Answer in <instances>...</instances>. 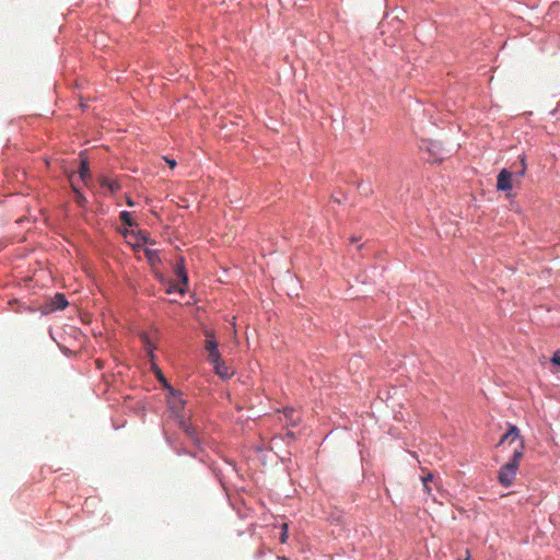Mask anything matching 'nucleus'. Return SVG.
<instances>
[{
	"mask_svg": "<svg viewBox=\"0 0 560 560\" xmlns=\"http://www.w3.org/2000/svg\"><path fill=\"white\" fill-rule=\"evenodd\" d=\"M101 184L103 187H107L112 192H115L120 189V184L117 180L103 178Z\"/></svg>",
	"mask_w": 560,
	"mask_h": 560,
	"instance_id": "12",
	"label": "nucleus"
},
{
	"mask_svg": "<svg viewBox=\"0 0 560 560\" xmlns=\"http://www.w3.org/2000/svg\"><path fill=\"white\" fill-rule=\"evenodd\" d=\"M158 377H159V380H160L162 383H164V384L166 385V380H165V378H164V376L161 374V372H159Z\"/></svg>",
	"mask_w": 560,
	"mask_h": 560,
	"instance_id": "22",
	"label": "nucleus"
},
{
	"mask_svg": "<svg viewBox=\"0 0 560 560\" xmlns=\"http://www.w3.org/2000/svg\"><path fill=\"white\" fill-rule=\"evenodd\" d=\"M179 427L194 442H198L195 428L191 424H189L185 419L179 420Z\"/></svg>",
	"mask_w": 560,
	"mask_h": 560,
	"instance_id": "8",
	"label": "nucleus"
},
{
	"mask_svg": "<svg viewBox=\"0 0 560 560\" xmlns=\"http://www.w3.org/2000/svg\"><path fill=\"white\" fill-rule=\"evenodd\" d=\"M165 161L170 165L171 168L175 167V165H176V161L175 160H170V159L165 158Z\"/></svg>",
	"mask_w": 560,
	"mask_h": 560,
	"instance_id": "21",
	"label": "nucleus"
},
{
	"mask_svg": "<svg viewBox=\"0 0 560 560\" xmlns=\"http://www.w3.org/2000/svg\"><path fill=\"white\" fill-rule=\"evenodd\" d=\"M358 188L364 194V195H369L372 192L371 188L365 186L364 184H360L358 186Z\"/></svg>",
	"mask_w": 560,
	"mask_h": 560,
	"instance_id": "19",
	"label": "nucleus"
},
{
	"mask_svg": "<svg viewBox=\"0 0 560 560\" xmlns=\"http://www.w3.org/2000/svg\"><path fill=\"white\" fill-rule=\"evenodd\" d=\"M207 352L208 360L210 361L211 364L218 363V361L221 360V355L218 348L215 350H207Z\"/></svg>",
	"mask_w": 560,
	"mask_h": 560,
	"instance_id": "15",
	"label": "nucleus"
},
{
	"mask_svg": "<svg viewBox=\"0 0 560 560\" xmlns=\"http://www.w3.org/2000/svg\"><path fill=\"white\" fill-rule=\"evenodd\" d=\"M516 184L513 178V173L503 168L500 171L497 177V188L498 190L509 191L513 188V185Z\"/></svg>",
	"mask_w": 560,
	"mask_h": 560,
	"instance_id": "2",
	"label": "nucleus"
},
{
	"mask_svg": "<svg viewBox=\"0 0 560 560\" xmlns=\"http://www.w3.org/2000/svg\"><path fill=\"white\" fill-rule=\"evenodd\" d=\"M74 176H75L74 174H72V175L70 176V182H71V185H72V189H73V191H74V192H75V195H77L75 201H77L81 207H83L86 200H85L84 196H83V195L79 191V189L75 187L74 182H73Z\"/></svg>",
	"mask_w": 560,
	"mask_h": 560,
	"instance_id": "14",
	"label": "nucleus"
},
{
	"mask_svg": "<svg viewBox=\"0 0 560 560\" xmlns=\"http://www.w3.org/2000/svg\"><path fill=\"white\" fill-rule=\"evenodd\" d=\"M168 405L174 412H178L184 408V400L180 397L173 396L168 400Z\"/></svg>",
	"mask_w": 560,
	"mask_h": 560,
	"instance_id": "11",
	"label": "nucleus"
},
{
	"mask_svg": "<svg viewBox=\"0 0 560 560\" xmlns=\"http://www.w3.org/2000/svg\"><path fill=\"white\" fill-rule=\"evenodd\" d=\"M281 559H282V560H288V559H287V558H284V557H283V558H281Z\"/></svg>",
	"mask_w": 560,
	"mask_h": 560,
	"instance_id": "25",
	"label": "nucleus"
},
{
	"mask_svg": "<svg viewBox=\"0 0 560 560\" xmlns=\"http://www.w3.org/2000/svg\"><path fill=\"white\" fill-rule=\"evenodd\" d=\"M551 362L557 365H560V351H557L553 353V355L551 358Z\"/></svg>",
	"mask_w": 560,
	"mask_h": 560,
	"instance_id": "20",
	"label": "nucleus"
},
{
	"mask_svg": "<svg viewBox=\"0 0 560 560\" xmlns=\"http://www.w3.org/2000/svg\"><path fill=\"white\" fill-rule=\"evenodd\" d=\"M282 530L280 533V542L281 544H285L287 542V539H288V527H281Z\"/></svg>",
	"mask_w": 560,
	"mask_h": 560,
	"instance_id": "18",
	"label": "nucleus"
},
{
	"mask_svg": "<svg viewBox=\"0 0 560 560\" xmlns=\"http://www.w3.org/2000/svg\"><path fill=\"white\" fill-rule=\"evenodd\" d=\"M525 173H526V164H525V158L523 156L521 159V168L513 173V178H514L515 183L518 184L521 178L525 175Z\"/></svg>",
	"mask_w": 560,
	"mask_h": 560,
	"instance_id": "13",
	"label": "nucleus"
},
{
	"mask_svg": "<svg viewBox=\"0 0 560 560\" xmlns=\"http://www.w3.org/2000/svg\"><path fill=\"white\" fill-rule=\"evenodd\" d=\"M140 338H141L142 342L144 343L148 352L152 355L153 347H152V343H151L148 335L145 332H142L140 335Z\"/></svg>",
	"mask_w": 560,
	"mask_h": 560,
	"instance_id": "16",
	"label": "nucleus"
},
{
	"mask_svg": "<svg viewBox=\"0 0 560 560\" xmlns=\"http://www.w3.org/2000/svg\"><path fill=\"white\" fill-rule=\"evenodd\" d=\"M283 416L288 423L292 427H295L300 422V416L296 415V411L293 408H284Z\"/></svg>",
	"mask_w": 560,
	"mask_h": 560,
	"instance_id": "7",
	"label": "nucleus"
},
{
	"mask_svg": "<svg viewBox=\"0 0 560 560\" xmlns=\"http://www.w3.org/2000/svg\"><path fill=\"white\" fill-rule=\"evenodd\" d=\"M206 350H215L218 348V341L212 331H206Z\"/></svg>",
	"mask_w": 560,
	"mask_h": 560,
	"instance_id": "10",
	"label": "nucleus"
},
{
	"mask_svg": "<svg viewBox=\"0 0 560 560\" xmlns=\"http://www.w3.org/2000/svg\"><path fill=\"white\" fill-rule=\"evenodd\" d=\"M505 444H515L512 459L503 465L499 472V481L501 485L509 487L516 477L518 464L524 454V442L521 439L520 430L516 425H510L508 432L500 439L498 446H504Z\"/></svg>",
	"mask_w": 560,
	"mask_h": 560,
	"instance_id": "1",
	"label": "nucleus"
},
{
	"mask_svg": "<svg viewBox=\"0 0 560 560\" xmlns=\"http://www.w3.org/2000/svg\"><path fill=\"white\" fill-rule=\"evenodd\" d=\"M120 220L128 226L133 225V221L131 219V214L127 211L120 212Z\"/></svg>",
	"mask_w": 560,
	"mask_h": 560,
	"instance_id": "17",
	"label": "nucleus"
},
{
	"mask_svg": "<svg viewBox=\"0 0 560 560\" xmlns=\"http://www.w3.org/2000/svg\"><path fill=\"white\" fill-rule=\"evenodd\" d=\"M78 176L85 184L88 183V179L91 177L90 170H89V164H88L86 160H81L80 168H79V175Z\"/></svg>",
	"mask_w": 560,
	"mask_h": 560,
	"instance_id": "9",
	"label": "nucleus"
},
{
	"mask_svg": "<svg viewBox=\"0 0 560 560\" xmlns=\"http://www.w3.org/2000/svg\"><path fill=\"white\" fill-rule=\"evenodd\" d=\"M127 203H128V206H130V207H132V206H133V202H132L130 199H128Z\"/></svg>",
	"mask_w": 560,
	"mask_h": 560,
	"instance_id": "24",
	"label": "nucleus"
},
{
	"mask_svg": "<svg viewBox=\"0 0 560 560\" xmlns=\"http://www.w3.org/2000/svg\"><path fill=\"white\" fill-rule=\"evenodd\" d=\"M421 481L423 485V490L429 497H433L432 490L433 487H438V483L435 481V476L431 472H428L425 476L421 477Z\"/></svg>",
	"mask_w": 560,
	"mask_h": 560,
	"instance_id": "5",
	"label": "nucleus"
},
{
	"mask_svg": "<svg viewBox=\"0 0 560 560\" xmlns=\"http://www.w3.org/2000/svg\"><path fill=\"white\" fill-rule=\"evenodd\" d=\"M68 305V301L66 296L61 293L55 294V296L50 301V306L52 311L63 310Z\"/></svg>",
	"mask_w": 560,
	"mask_h": 560,
	"instance_id": "6",
	"label": "nucleus"
},
{
	"mask_svg": "<svg viewBox=\"0 0 560 560\" xmlns=\"http://www.w3.org/2000/svg\"><path fill=\"white\" fill-rule=\"evenodd\" d=\"M212 365L214 368L215 373L224 380L232 377L235 373V370L232 366L226 365L225 362L222 361V359L218 361V363H214Z\"/></svg>",
	"mask_w": 560,
	"mask_h": 560,
	"instance_id": "4",
	"label": "nucleus"
},
{
	"mask_svg": "<svg viewBox=\"0 0 560 560\" xmlns=\"http://www.w3.org/2000/svg\"><path fill=\"white\" fill-rule=\"evenodd\" d=\"M466 553H467V556H466V558H465L464 560H471V559H470V555H469V550H468V549L466 550Z\"/></svg>",
	"mask_w": 560,
	"mask_h": 560,
	"instance_id": "23",
	"label": "nucleus"
},
{
	"mask_svg": "<svg viewBox=\"0 0 560 560\" xmlns=\"http://www.w3.org/2000/svg\"><path fill=\"white\" fill-rule=\"evenodd\" d=\"M175 273H176L177 278L180 280L182 285H179V284H172L168 288L167 292L172 293V292L176 291V292H179V293L183 294L186 291V285H187V282H188V278H187V275H186L184 266H183V259H180V264L176 267Z\"/></svg>",
	"mask_w": 560,
	"mask_h": 560,
	"instance_id": "3",
	"label": "nucleus"
}]
</instances>
